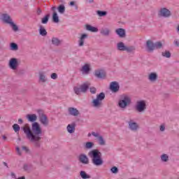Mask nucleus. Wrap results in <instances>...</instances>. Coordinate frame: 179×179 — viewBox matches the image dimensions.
<instances>
[{
    "instance_id": "6ab92c4d",
    "label": "nucleus",
    "mask_w": 179,
    "mask_h": 179,
    "mask_svg": "<svg viewBox=\"0 0 179 179\" xmlns=\"http://www.w3.org/2000/svg\"><path fill=\"white\" fill-rule=\"evenodd\" d=\"M157 73H150L148 76V80L150 82H156V80H157Z\"/></svg>"
},
{
    "instance_id": "473e14b6",
    "label": "nucleus",
    "mask_w": 179,
    "mask_h": 179,
    "mask_svg": "<svg viewBox=\"0 0 179 179\" xmlns=\"http://www.w3.org/2000/svg\"><path fill=\"white\" fill-rule=\"evenodd\" d=\"M50 19V14H48L46 15H45L42 20H41V23L43 24H47V23H48V20Z\"/></svg>"
},
{
    "instance_id": "774afa93",
    "label": "nucleus",
    "mask_w": 179,
    "mask_h": 179,
    "mask_svg": "<svg viewBox=\"0 0 179 179\" xmlns=\"http://www.w3.org/2000/svg\"><path fill=\"white\" fill-rule=\"evenodd\" d=\"M131 179H137V178H131Z\"/></svg>"
},
{
    "instance_id": "c03bdc74",
    "label": "nucleus",
    "mask_w": 179,
    "mask_h": 179,
    "mask_svg": "<svg viewBox=\"0 0 179 179\" xmlns=\"http://www.w3.org/2000/svg\"><path fill=\"white\" fill-rule=\"evenodd\" d=\"M10 176L12 177V178H15V179H26V177H24V176L16 178V175L13 172H11Z\"/></svg>"
},
{
    "instance_id": "6e6d98bb",
    "label": "nucleus",
    "mask_w": 179,
    "mask_h": 179,
    "mask_svg": "<svg viewBox=\"0 0 179 179\" xmlns=\"http://www.w3.org/2000/svg\"><path fill=\"white\" fill-rule=\"evenodd\" d=\"M51 10H52V12H55V10H57V7L52 6V7L51 8Z\"/></svg>"
},
{
    "instance_id": "f704fd0d",
    "label": "nucleus",
    "mask_w": 179,
    "mask_h": 179,
    "mask_svg": "<svg viewBox=\"0 0 179 179\" xmlns=\"http://www.w3.org/2000/svg\"><path fill=\"white\" fill-rule=\"evenodd\" d=\"M98 141H99V145H100V146H104L106 145V141L103 138V136H99Z\"/></svg>"
},
{
    "instance_id": "dca6fc26",
    "label": "nucleus",
    "mask_w": 179,
    "mask_h": 179,
    "mask_svg": "<svg viewBox=\"0 0 179 179\" xmlns=\"http://www.w3.org/2000/svg\"><path fill=\"white\" fill-rule=\"evenodd\" d=\"M69 114L73 117H78L79 115V110L76 108H69Z\"/></svg>"
},
{
    "instance_id": "58836bf2",
    "label": "nucleus",
    "mask_w": 179,
    "mask_h": 179,
    "mask_svg": "<svg viewBox=\"0 0 179 179\" xmlns=\"http://www.w3.org/2000/svg\"><path fill=\"white\" fill-rule=\"evenodd\" d=\"M161 160L162 162H169V155L167 154H163L161 155Z\"/></svg>"
},
{
    "instance_id": "a878e982",
    "label": "nucleus",
    "mask_w": 179,
    "mask_h": 179,
    "mask_svg": "<svg viewBox=\"0 0 179 179\" xmlns=\"http://www.w3.org/2000/svg\"><path fill=\"white\" fill-rule=\"evenodd\" d=\"M101 34L105 36H110V29H108V28H102L101 29Z\"/></svg>"
},
{
    "instance_id": "e2e57ef3",
    "label": "nucleus",
    "mask_w": 179,
    "mask_h": 179,
    "mask_svg": "<svg viewBox=\"0 0 179 179\" xmlns=\"http://www.w3.org/2000/svg\"><path fill=\"white\" fill-rule=\"evenodd\" d=\"M37 13L38 15H40L41 13V10H38Z\"/></svg>"
},
{
    "instance_id": "7c9ffc66",
    "label": "nucleus",
    "mask_w": 179,
    "mask_h": 179,
    "mask_svg": "<svg viewBox=\"0 0 179 179\" xmlns=\"http://www.w3.org/2000/svg\"><path fill=\"white\" fill-rule=\"evenodd\" d=\"M10 50L11 51H17L19 50V46L15 43H11L10 44Z\"/></svg>"
},
{
    "instance_id": "f3484780",
    "label": "nucleus",
    "mask_w": 179,
    "mask_h": 179,
    "mask_svg": "<svg viewBox=\"0 0 179 179\" xmlns=\"http://www.w3.org/2000/svg\"><path fill=\"white\" fill-rule=\"evenodd\" d=\"M115 33L116 34H117V36H119V37H120L121 38H124V37H125V29H122V28H119L115 30Z\"/></svg>"
},
{
    "instance_id": "bb28decb",
    "label": "nucleus",
    "mask_w": 179,
    "mask_h": 179,
    "mask_svg": "<svg viewBox=\"0 0 179 179\" xmlns=\"http://www.w3.org/2000/svg\"><path fill=\"white\" fill-rule=\"evenodd\" d=\"M57 10L59 13H60L61 15H64V13H65V5L64 4L59 5V6L57 7Z\"/></svg>"
},
{
    "instance_id": "4be33fe9",
    "label": "nucleus",
    "mask_w": 179,
    "mask_h": 179,
    "mask_svg": "<svg viewBox=\"0 0 179 179\" xmlns=\"http://www.w3.org/2000/svg\"><path fill=\"white\" fill-rule=\"evenodd\" d=\"M47 82V77L45 74L43 72H39V83H45Z\"/></svg>"
},
{
    "instance_id": "603ef678",
    "label": "nucleus",
    "mask_w": 179,
    "mask_h": 179,
    "mask_svg": "<svg viewBox=\"0 0 179 179\" xmlns=\"http://www.w3.org/2000/svg\"><path fill=\"white\" fill-rule=\"evenodd\" d=\"M22 150H24V152H26V153L29 152V148L26 146H22Z\"/></svg>"
},
{
    "instance_id": "39448f33",
    "label": "nucleus",
    "mask_w": 179,
    "mask_h": 179,
    "mask_svg": "<svg viewBox=\"0 0 179 179\" xmlns=\"http://www.w3.org/2000/svg\"><path fill=\"white\" fill-rule=\"evenodd\" d=\"M135 108L138 113H143L146 110V101L141 100L136 102Z\"/></svg>"
},
{
    "instance_id": "c756f323",
    "label": "nucleus",
    "mask_w": 179,
    "mask_h": 179,
    "mask_svg": "<svg viewBox=\"0 0 179 179\" xmlns=\"http://www.w3.org/2000/svg\"><path fill=\"white\" fill-rule=\"evenodd\" d=\"M52 44L53 45H55L56 47H58V45H59V44H61V41H59V39L58 38H52Z\"/></svg>"
},
{
    "instance_id": "de8ad7c7",
    "label": "nucleus",
    "mask_w": 179,
    "mask_h": 179,
    "mask_svg": "<svg viewBox=\"0 0 179 179\" xmlns=\"http://www.w3.org/2000/svg\"><path fill=\"white\" fill-rule=\"evenodd\" d=\"M50 78L51 79H57L58 78V75L56 73H52L51 75H50Z\"/></svg>"
},
{
    "instance_id": "4468645a",
    "label": "nucleus",
    "mask_w": 179,
    "mask_h": 179,
    "mask_svg": "<svg viewBox=\"0 0 179 179\" xmlns=\"http://www.w3.org/2000/svg\"><path fill=\"white\" fill-rule=\"evenodd\" d=\"M87 37H89L87 34H83L81 35V36L80 37V38L78 40V46L79 47H83V45H85V39L87 38Z\"/></svg>"
},
{
    "instance_id": "2eb2a0df",
    "label": "nucleus",
    "mask_w": 179,
    "mask_h": 179,
    "mask_svg": "<svg viewBox=\"0 0 179 179\" xmlns=\"http://www.w3.org/2000/svg\"><path fill=\"white\" fill-rule=\"evenodd\" d=\"M85 29L87 31H91V33H97L99 31V28L96 27H93L90 24H86Z\"/></svg>"
},
{
    "instance_id": "e433bc0d",
    "label": "nucleus",
    "mask_w": 179,
    "mask_h": 179,
    "mask_svg": "<svg viewBox=\"0 0 179 179\" xmlns=\"http://www.w3.org/2000/svg\"><path fill=\"white\" fill-rule=\"evenodd\" d=\"M94 146V143L93 142H87L85 145V149H92Z\"/></svg>"
},
{
    "instance_id": "79ce46f5",
    "label": "nucleus",
    "mask_w": 179,
    "mask_h": 179,
    "mask_svg": "<svg viewBox=\"0 0 179 179\" xmlns=\"http://www.w3.org/2000/svg\"><path fill=\"white\" fill-rule=\"evenodd\" d=\"M10 24L14 31H17L19 30V27L13 22H12Z\"/></svg>"
},
{
    "instance_id": "a211bd4d",
    "label": "nucleus",
    "mask_w": 179,
    "mask_h": 179,
    "mask_svg": "<svg viewBox=\"0 0 179 179\" xmlns=\"http://www.w3.org/2000/svg\"><path fill=\"white\" fill-rule=\"evenodd\" d=\"M80 71L83 75H88V73L90 72V66L89 64H85L83 66Z\"/></svg>"
},
{
    "instance_id": "7ed1b4c3",
    "label": "nucleus",
    "mask_w": 179,
    "mask_h": 179,
    "mask_svg": "<svg viewBox=\"0 0 179 179\" xmlns=\"http://www.w3.org/2000/svg\"><path fill=\"white\" fill-rule=\"evenodd\" d=\"M104 99H106V94H104V92H101L97 94L96 99L92 101L93 107H94L95 108H100V107H101V104H103L101 101Z\"/></svg>"
},
{
    "instance_id": "aec40b11",
    "label": "nucleus",
    "mask_w": 179,
    "mask_h": 179,
    "mask_svg": "<svg viewBox=\"0 0 179 179\" xmlns=\"http://www.w3.org/2000/svg\"><path fill=\"white\" fill-rule=\"evenodd\" d=\"M3 17V22H5V23H8V24H10L12 21V19L10 18V15H9L8 14H3L2 15Z\"/></svg>"
},
{
    "instance_id": "cd10ccee",
    "label": "nucleus",
    "mask_w": 179,
    "mask_h": 179,
    "mask_svg": "<svg viewBox=\"0 0 179 179\" xmlns=\"http://www.w3.org/2000/svg\"><path fill=\"white\" fill-rule=\"evenodd\" d=\"M80 88L81 89V93H86V92H87L89 90V85L86 83H84L80 86Z\"/></svg>"
},
{
    "instance_id": "1a4fd4ad",
    "label": "nucleus",
    "mask_w": 179,
    "mask_h": 179,
    "mask_svg": "<svg viewBox=\"0 0 179 179\" xmlns=\"http://www.w3.org/2000/svg\"><path fill=\"white\" fill-rule=\"evenodd\" d=\"M159 15L162 17H170L171 16V12L166 8H162L160 9Z\"/></svg>"
},
{
    "instance_id": "2f4dec72",
    "label": "nucleus",
    "mask_w": 179,
    "mask_h": 179,
    "mask_svg": "<svg viewBox=\"0 0 179 179\" xmlns=\"http://www.w3.org/2000/svg\"><path fill=\"white\" fill-rule=\"evenodd\" d=\"M80 176L81 177V178L83 179H87V178H91V177L90 176V175H88L85 171H81L80 172Z\"/></svg>"
},
{
    "instance_id": "ea45409f",
    "label": "nucleus",
    "mask_w": 179,
    "mask_h": 179,
    "mask_svg": "<svg viewBox=\"0 0 179 179\" xmlns=\"http://www.w3.org/2000/svg\"><path fill=\"white\" fill-rule=\"evenodd\" d=\"M96 14L99 15L101 17H102L103 16L107 15V11L97 10Z\"/></svg>"
},
{
    "instance_id": "f03ea898",
    "label": "nucleus",
    "mask_w": 179,
    "mask_h": 179,
    "mask_svg": "<svg viewBox=\"0 0 179 179\" xmlns=\"http://www.w3.org/2000/svg\"><path fill=\"white\" fill-rule=\"evenodd\" d=\"M88 156L90 157L94 166H103L104 161L103 160L102 154L99 150L94 149L90 151Z\"/></svg>"
},
{
    "instance_id": "c9c22d12",
    "label": "nucleus",
    "mask_w": 179,
    "mask_h": 179,
    "mask_svg": "<svg viewBox=\"0 0 179 179\" xmlns=\"http://www.w3.org/2000/svg\"><path fill=\"white\" fill-rule=\"evenodd\" d=\"M73 92L79 96V94H80V93H82V90L80 89V87H74Z\"/></svg>"
},
{
    "instance_id": "9d476101",
    "label": "nucleus",
    "mask_w": 179,
    "mask_h": 179,
    "mask_svg": "<svg viewBox=\"0 0 179 179\" xmlns=\"http://www.w3.org/2000/svg\"><path fill=\"white\" fill-rule=\"evenodd\" d=\"M145 47L148 52H153L155 51V43L150 40L146 41Z\"/></svg>"
},
{
    "instance_id": "0eeeda50",
    "label": "nucleus",
    "mask_w": 179,
    "mask_h": 179,
    "mask_svg": "<svg viewBox=\"0 0 179 179\" xmlns=\"http://www.w3.org/2000/svg\"><path fill=\"white\" fill-rule=\"evenodd\" d=\"M109 89L113 93H117L120 92V84L117 81H113L110 84Z\"/></svg>"
},
{
    "instance_id": "09e8293b",
    "label": "nucleus",
    "mask_w": 179,
    "mask_h": 179,
    "mask_svg": "<svg viewBox=\"0 0 179 179\" xmlns=\"http://www.w3.org/2000/svg\"><path fill=\"white\" fill-rule=\"evenodd\" d=\"M97 92V90L96 89V87H92L90 88V92L92 94H96V92Z\"/></svg>"
},
{
    "instance_id": "b1692460",
    "label": "nucleus",
    "mask_w": 179,
    "mask_h": 179,
    "mask_svg": "<svg viewBox=\"0 0 179 179\" xmlns=\"http://www.w3.org/2000/svg\"><path fill=\"white\" fill-rule=\"evenodd\" d=\"M75 127H76L75 123L68 124L67 131L69 132V134H73V132H75Z\"/></svg>"
},
{
    "instance_id": "f257e3e1",
    "label": "nucleus",
    "mask_w": 179,
    "mask_h": 179,
    "mask_svg": "<svg viewBox=\"0 0 179 179\" xmlns=\"http://www.w3.org/2000/svg\"><path fill=\"white\" fill-rule=\"evenodd\" d=\"M23 131L27 139H29L31 142L34 143L35 148H40V146H41L40 141H41L43 130L38 122H34L32 123L31 129H30V127H24Z\"/></svg>"
},
{
    "instance_id": "338daca9",
    "label": "nucleus",
    "mask_w": 179,
    "mask_h": 179,
    "mask_svg": "<svg viewBox=\"0 0 179 179\" xmlns=\"http://www.w3.org/2000/svg\"><path fill=\"white\" fill-rule=\"evenodd\" d=\"M76 6V9H78V6Z\"/></svg>"
},
{
    "instance_id": "393cba45",
    "label": "nucleus",
    "mask_w": 179,
    "mask_h": 179,
    "mask_svg": "<svg viewBox=\"0 0 179 179\" xmlns=\"http://www.w3.org/2000/svg\"><path fill=\"white\" fill-rule=\"evenodd\" d=\"M126 47L127 46H125V44L123 42H119L117 44L118 51H125Z\"/></svg>"
},
{
    "instance_id": "864d4df0",
    "label": "nucleus",
    "mask_w": 179,
    "mask_h": 179,
    "mask_svg": "<svg viewBox=\"0 0 179 179\" xmlns=\"http://www.w3.org/2000/svg\"><path fill=\"white\" fill-rule=\"evenodd\" d=\"M17 153L20 156L22 155V152H20V148L19 147L16 148Z\"/></svg>"
},
{
    "instance_id": "412c9836",
    "label": "nucleus",
    "mask_w": 179,
    "mask_h": 179,
    "mask_svg": "<svg viewBox=\"0 0 179 179\" xmlns=\"http://www.w3.org/2000/svg\"><path fill=\"white\" fill-rule=\"evenodd\" d=\"M27 118L29 122H36L37 121V115L36 114H29L27 115Z\"/></svg>"
},
{
    "instance_id": "69168bd1",
    "label": "nucleus",
    "mask_w": 179,
    "mask_h": 179,
    "mask_svg": "<svg viewBox=\"0 0 179 179\" xmlns=\"http://www.w3.org/2000/svg\"><path fill=\"white\" fill-rule=\"evenodd\" d=\"M88 136H92V134L90 133H89Z\"/></svg>"
},
{
    "instance_id": "6e6552de",
    "label": "nucleus",
    "mask_w": 179,
    "mask_h": 179,
    "mask_svg": "<svg viewBox=\"0 0 179 179\" xmlns=\"http://www.w3.org/2000/svg\"><path fill=\"white\" fill-rule=\"evenodd\" d=\"M39 121L43 127H48V124H50L48 117H47V115L44 113L39 115Z\"/></svg>"
},
{
    "instance_id": "49530a36",
    "label": "nucleus",
    "mask_w": 179,
    "mask_h": 179,
    "mask_svg": "<svg viewBox=\"0 0 179 179\" xmlns=\"http://www.w3.org/2000/svg\"><path fill=\"white\" fill-rule=\"evenodd\" d=\"M110 171L113 174H117V173H118V168L117 166H113L110 169Z\"/></svg>"
},
{
    "instance_id": "9b49d317",
    "label": "nucleus",
    "mask_w": 179,
    "mask_h": 179,
    "mask_svg": "<svg viewBox=\"0 0 179 179\" xmlns=\"http://www.w3.org/2000/svg\"><path fill=\"white\" fill-rule=\"evenodd\" d=\"M129 129L131 131H136L139 129V125H138V123L134 122L133 120H130L129 122Z\"/></svg>"
},
{
    "instance_id": "37998d69",
    "label": "nucleus",
    "mask_w": 179,
    "mask_h": 179,
    "mask_svg": "<svg viewBox=\"0 0 179 179\" xmlns=\"http://www.w3.org/2000/svg\"><path fill=\"white\" fill-rule=\"evenodd\" d=\"M125 51H127V52H132V51H135V47H134V46H130V47L126 46Z\"/></svg>"
},
{
    "instance_id": "052dcab7",
    "label": "nucleus",
    "mask_w": 179,
    "mask_h": 179,
    "mask_svg": "<svg viewBox=\"0 0 179 179\" xmlns=\"http://www.w3.org/2000/svg\"><path fill=\"white\" fill-rule=\"evenodd\" d=\"M176 31L179 34V25L176 28Z\"/></svg>"
},
{
    "instance_id": "0e129e2a",
    "label": "nucleus",
    "mask_w": 179,
    "mask_h": 179,
    "mask_svg": "<svg viewBox=\"0 0 179 179\" xmlns=\"http://www.w3.org/2000/svg\"><path fill=\"white\" fill-rule=\"evenodd\" d=\"M3 139L4 141H6V136H3Z\"/></svg>"
},
{
    "instance_id": "f8f14e48",
    "label": "nucleus",
    "mask_w": 179,
    "mask_h": 179,
    "mask_svg": "<svg viewBox=\"0 0 179 179\" xmlns=\"http://www.w3.org/2000/svg\"><path fill=\"white\" fill-rule=\"evenodd\" d=\"M94 76L98 79H104L106 78V73L103 70L95 71Z\"/></svg>"
},
{
    "instance_id": "a19ab883",
    "label": "nucleus",
    "mask_w": 179,
    "mask_h": 179,
    "mask_svg": "<svg viewBox=\"0 0 179 179\" xmlns=\"http://www.w3.org/2000/svg\"><path fill=\"white\" fill-rule=\"evenodd\" d=\"M13 129L15 131V132H19L20 131V126L17 124H14L13 125Z\"/></svg>"
},
{
    "instance_id": "ddd939ff",
    "label": "nucleus",
    "mask_w": 179,
    "mask_h": 179,
    "mask_svg": "<svg viewBox=\"0 0 179 179\" xmlns=\"http://www.w3.org/2000/svg\"><path fill=\"white\" fill-rule=\"evenodd\" d=\"M79 162L83 164H89V158L85 154H81L79 156Z\"/></svg>"
},
{
    "instance_id": "a18cd8bd",
    "label": "nucleus",
    "mask_w": 179,
    "mask_h": 179,
    "mask_svg": "<svg viewBox=\"0 0 179 179\" xmlns=\"http://www.w3.org/2000/svg\"><path fill=\"white\" fill-rule=\"evenodd\" d=\"M24 171H30V170H31V165L24 164Z\"/></svg>"
},
{
    "instance_id": "423d86ee",
    "label": "nucleus",
    "mask_w": 179,
    "mask_h": 179,
    "mask_svg": "<svg viewBox=\"0 0 179 179\" xmlns=\"http://www.w3.org/2000/svg\"><path fill=\"white\" fill-rule=\"evenodd\" d=\"M8 66L13 71H16L17 69V66H19V62H17V59L13 57L9 60Z\"/></svg>"
},
{
    "instance_id": "5701e85b",
    "label": "nucleus",
    "mask_w": 179,
    "mask_h": 179,
    "mask_svg": "<svg viewBox=\"0 0 179 179\" xmlns=\"http://www.w3.org/2000/svg\"><path fill=\"white\" fill-rule=\"evenodd\" d=\"M39 34L42 36V37H45V36H47V30L43 25H40L39 27Z\"/></svg>"
},
{
    "instance_id": "72a5a7b5",
    "label": "nucleus",
    "mask_w": 179,
    "mask_h": 179,
    "mask_svg": "<svg viewBox=\"0 0 179 179\" xmlns=\"http://www.w3.org/2000/svg\"><path fill=\"white\" fill-rule=\"evenodd\" d=\"M163 47V43L162 42L158 41L154 43V50H160Z\"/></svg>"
},
{
    "instance_id": "8fccbe9b",
    "label": "nucleus",
    "mask_w": 179,
    "mask_h": 179,
    "mask_svg": "<svg viewBox=\"0 0 179 179\" xmlns=\"http://www.w3.org/2000/svg\"><path fill=\"white\" fill-rule=\"evenodd\" d=\"M92 136H94L95 138H99V136H100V134H99L98 133H96L94 131L92 132Z\"/></svg>"
},
{
    "instance_id": "680f3d73",
    "label": "nucleus",
    "mask_w": 179,
    "mask_h": 179,
    "mask_svg": "<svg viewBox=\"0 0 179 179\" xmlns=\"http://www.w3.org/2000/svg\"><path fill=\"white\" fill-rule=\"evenodd\" d=\"M3 166H5L6 167H8V164L6 162H3Z\"/></svg>"
},
{
    "instance_id": "13d9d810",
    "label": "nucleus",
    "mask_w": 179,
    "mask_h": 179,
    "mask_svg": "<svg viewBox=\"0 0 179 179\" xmlns=\"http://www.w3.org/2000/svg\"><path fill=\"white\" fill-rule=\"evenodd\" d=\"M18 124H23V120L18 119Z\"/></svg>"
},
{
    "instance_id": "c85d7f7f",
    "label": "nucleus",
    "mask_w": 179,
    "mask_h": 179,
    "mask_svg": "<svg viewBox=\"0 0 179 179\" xmlns=\"http://www.w3.org/2000/svg\"><path fill=\"white\" fill-rule=\"evenodd\" d=\"M52 22L54 23H59V17H58V14L55 11L52 14Z\"/></svg>"
},
{
    "instance_id": "5fc2aeb1",
    "label": "nucleus",
    "mask_w": 179,
    "mask_h": 179,
    "mask_svg": "<svg viewBox=\"0 0 179 179\" xmlns=\"http://www.w3.org/2000/svg\"><path fill=\"white\" fill-rule=\"evenodd\" d=\"M174 45H176V47L179 46V41L177 40H175L173 42Z\"/></svg>"
},
{
    "instance_id": "3c124183",
    "label": "nucleus",
    "mask_w": 179,
    "mask_h": 179,
    "mask_svg": "<svg viewBox=\"0 0 179 179\" xmlns=\"http://www.w3.org/2000/svg\"><path fill=\"white\" fill-rule=\"evenodd\" d=\"M165 129H166V127H164V125L160 126L159 130L161 131V132H163Z\"/></svg>"
},
{
    "instance_id": "bf43d9fd",
    "label": "nucleus",
    "mask_w": 179,
    "mask_h": 179,
    "mask_svg": "<svg viewBox=\"0 0 179 179\" xmlns=\"http://www.w3.org/2000/svg\"><path fill=\"white\" fill-rule=\"evenodd\" d=\"M90 3H93L94 0H87Z\"/></svg>"
},
{
    "instance_id": "4d7b16f0",
    "label": "nucleus",
    "mask_w": 179,
    "mask_h": 179,
    "mask_svg": "<svg viewBox=\"0 0 179 179\" xmlns=\"http://www.w3.org/2000/svg\"><path fill=\"white\" fill-rule=\"evenodd\" d=\"M70 6H75V1H71Z\"/></svg>"
},
{
    "instance_id": "4c0bfd02",
    "label": "nucleus",
    "mask_w": 179,
    "mask_h": 179,
    "mask_svg": "<svg viewBox=\"0 0 179 179\" xmlns=\"http://www.w3.org/2000/svg\"><path fill=\"white\" fill-rule=\"evenodd\" d=\"M162 57L165 58H170L171 57V53L170 51L166 50L165 52L162 53Z\"/></svg>"
},
{
    "instance_id": "20e7f679",
    "label": "nucleus",
    "mask_w": 179,
    "mask_h": 179,
    "mask_svg": "<svg viewBox=\"0 0 179 179\" xmlns=\"http://www.w3.org/2000/svg\"><path fill=\"white\" fill-rule=\"evenodd\" d=\"M129 104H131V98L128 95H123L118 101L120 108H127V106Z\"/></svg>"
}]
</instances>
